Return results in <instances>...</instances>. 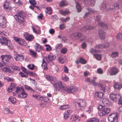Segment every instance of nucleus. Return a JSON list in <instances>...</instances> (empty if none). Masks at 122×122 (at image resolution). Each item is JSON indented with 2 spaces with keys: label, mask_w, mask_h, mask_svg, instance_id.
<instances>
[{
  "label": "nucleus",
  "mask_w": 122,
  "mask_h": 122,
  "mask_svg": "<svg viewBox=\"0 0 122 122\" xmlns=\"http://www.w3.org/2000/svg\"><path fill=\"white\" fill-rule=\"evenodd\" d=\"M64 67L65 68L64 70V71L65 73H68V69L67 66H64Z\"/></svg>",
  "instance_id": "nucleus-55"
},
{
  "label": "nucleus",
  "mask_w": 122,
  "mask_h": 122,
  "mask_svg": "<svg viewBox=\"0 0 122 122\" xmlns=\"http://www.w3.org/2000/svg\"><path fill=\"white\" fill-rule=\"evenodd\" d=\"M114 87L116 89H120L122 87V83H115L114 84Z\"/></svg>",
  "instance_id": "nucleus-20"
},
{
  "label": "nucleus",
  "mask_w": 122,
  "mask_h": 122,
  "mask_svg": "<svg viewBox=\"0 0 122 122\" xmlns=\"http://www.w3.org/2000/svg\"><path fill=\"white\" fill-rule=\"evenodd\" d=\"M23 35L25 37V39L30 41H31L34 38L33 36L27 33H24Z\"/></svg>",
  "instance_id": "nucleus-12"
},
{
  "label": "nucleus",
  "mask_w": 122,
  "mask_h": 122,
  "mask_svg": "<svg viewBox=\"0 0 122 122\" xmlns=\"http://www.w3.org/2000/svg\"><path fill=\"white\" fill-rule=\"evenodd\" d=\"M25 14L23 11H21L17 14L15 15L14 17L20 24H21L24 22V19L25 18Z\"/></svg>",
  "instance_id": "nucleus-3"
},
{
  "label": "nucleus",
  "mask_w": 122,
  "mask_h": 122,
  "mask_svg": "<svg viewBox=\"0 0 122 122\" xmlns=\"http://www.w3.org/2000/svg\"><path fill=\"white\" fill-rule=\"evenodd\" d=\"M109 45L108 43L106 42L104 44L102 45L103 47V48H106L109 46Z\"/></svg>",
  "instance_id": "nucleus-40"
},
{
  "label": "nucleus",
  "mask_w": 122,
  "mask_h": 122,
  "mask_svg": "<svg viewBox=\"0 0 122 122\" xmlns=\"http://www.w3.org/2000/svg\"><path fill=\"white\" fill-rule=\"evenodd\" d=\"M97 72L100 74H102L103 73V71L100 68L98 69L97 70Z\"/></svg>",
  "instance_id": "nucleus-53"
},
{
  "label": "nucleus",
  "mask_w": 122,
  "mask_h": 122,
  "mask_svg": "<svg viewBox=\"0 0 122 122\" xmlns=\"http://www.w3.org/2000/svg\"><path fill=\"white\" fill-rule=\"evenodd\" d=\"M75 103L76 109L80 111L83 110L86 105L85 100L76 99L74 101Z\"/></svg>",
  "instance_id": "nucleus-2"
},
{
  "label": "nucleus",
  "mask_w": 122,
  "mask_h": 122,
  "mask_svg": "<svg viewBox=\"0 0 122 122\" xmlns=\"http://www.w3.org/2000/svg\"><path fill=\"white\" fill-rule=\"evenodd\" d=\"M10 111L9 109L7 108H5L4 110V113L5 114L8 113Z\"/></svg>",
  "instance_id": "nucleus-50"
},
{
  "label": "nucleus",
  "mask_w": 122,
  "mask_h": 122,
  "mask_svg": "<svg viewBox=\"0 0 122 122\" xmlns=\"http://www.w3.org/2000/svg\"><path fill=\"white\" fill-rule=\"evenodd\" d=\"M98 86L99 87L100 89L103 92H107V90L105 88V85L99 83L98 85Z\"/></svg>",
  "instance_id": "nucleus-19"
},
{
  "label": "nucleus",
  "mask_w": 122,
  "mask_h": 122,
  "mask_svg": "<svg viewBox=\"0 0 122 122\" xmlns=\"http://www.w3.org/2000/svg\"><path fill=\"white\" fill-rule=\"evenodd\" d=\"M111 112L110 108L108 107H104L102 110L99 112V114L100 116H103L107 115Z\"/></svg>",
  "instance_id": "nucleus-7"
},
{
  "label": "nucleus",
  "mask_w": 122,
  "mask_h": 122,
  "mask_svg": "<svg viewBox=\"0 0 122 122\" xmlns=\"http://www.w3.org/2000/svg\"><path fill=\"white\" fill-rule=\"evenodd\" d=\"M62 46V44H60L58 45L56 47V50L58 49H60L61 48Z\"/></svg>",
  "instance_id": "nucleus-51"
},
{
  "label": "nucleus",
  "mask_w": 122,
  "mask_h": 122,
  "mask_svg": "<svg viewBox=\"0 0 122 122\" xmlns=\"http://www.w3.org/2000/svg\"><path fill=\"white\" fill-rule=\"evenodd\" d=\"M0 42L2 45L10 47L12 46L11 42L5 37L0 36Z\"/></svg>",
  "instance_id": "nucleus-5"
},
{
  "label": "nucleus",
  "mask_w": 122,
  "mask_h": 122,
  "mask_svg": "<svg viewBox=\"0 0 122 122\" xmlns=\"http://www.w3.org/2000/svg\"><path fill=\"white\" fill-rule=\"evenodd\" d=\"M19 44H20L22 46H25L26 45V43L24 40L22 39L21 40V41Z\"/></svg>",
  "instance_id": "nucleus-42"
},
{
  "label": "nucleus",
  "mask_w": 122,
  "mask_h": 122,
  "mask_svg": "<svg viewBox=\"0 0 122 122\" xmlns=\"http://www.w3.org/2000/svg\"><path fill=\"white\" fill-rule=\"evenodd\" d=\"M28 72V74L29 75L31 76H33L34 75H36V73H34L33 72H31V71H29V72Z\"/></svg>",
  "instance_id": "nucleus-58"
},
{
  "label": "nucleus",
  "mask_w": 122,
  "mask_h": 122,
  "mask_svg": "<svg viewBox=\"0 0 122 122\" xmlns=\"http://www.w3.org/2000/svg\"><path fill=\"white\" fill-rule=\"evenodd\" d=\"M74 36V37H77L78 38H81L80 40L81 41H83L86 38V37L84 36L82 34L79 32L75 33Z\"/></svg>",
  "instance_id": "nucleus-13"
},
{
  "label": "nucleus",
  "mask_w": 122,
  "mask_h": 122,
  "mask_svg": "<svg viewBox=\"0 0 122 122\" xmlns=\"http://www.w3.org/2000/svg\"><path fill=\"white\" fill-rule=\"evenodd\" d=\"M5 21V17L3 15H0V23Z\"/></svg>",
  "instance_id": "nucleus-39"
},
{
  "label": "nucleus",
  "mask_w": 122,
  "mask_h": 122,
  "mask_svg": "<svg viewBox=\"0 0 122 122\" xmlns=\"http://www.w3.org/2000/svg\"><path fill=\"white\" fill-rule=\"evenodd\" d=\"M118 53L117 52H113L111 53V57L114 58L118 56Z\"/></svg>",
  "instance_id": "nucleus-31"
},
{
  "label": "nucleus",
  "mask_w": 122,
  "mask_h": 122,
  "mask_svg": "<svg viewBox=\"0 0 122 122\" xmlns=\"http://www.w3.org/2000/svg\"><path fill=\"white\" fill-rule=\"evenodd\" d=\"M104 94L101 92H96L95 94V97L98 100L100 101L102 99Z\"/></svg>",
  "instance_id": "nucleus-9"
},
{
  "label": "nucleus",
  "mask_w": 122,
  "mask_h": 122,
  "mask_svg": "<svg viewBox=\"0 0 122 122\" xmlns=\"http://www.w3.org/2000/svg\"><path fill=\"white\" fill-rule=\"evenodd\" d=\"M35 48L36 51H38V52H40L43 50V47L38 43H36L35 45Z\"/></svg>",
  "instance_id": "nucleus-14"
},
{
  "label": "nucleus",
  "mask_w": 122,
  "mask_h": 122,
  "mask_svg": "<svg viewBox=\"0 0 122 122\" xmlns=\"http://www.w3.org/2000/svg\"><path fill=\"white\" fill-rule=\"evenodd\" d=\"M30 55L32 56H34L35 57H36V53L34 51H33L32 50H30Z\"/></svg>",
  "instance_id": "nucleus-43"
},
{
  "label": "nucleus",
  "mask_w": 122,
  "mask_h": 122,
  "mask_svg": "<svg viewBox=\"0 0 122 122\" xmlns=\"http://www.w3.org/2000/svg\"><path fill=\"white\" fill-rule=\"evenodd\" d=\"M70 18L69 17H67L65 18H63L62 19V21L63 22H65L67 21L68 20H69Z\"/></svg>",
  "instance_id": "nucleus-54"
},
{
  "label": "nucleus",
  "mask_w": 122,
  "mask_h": 122,
  "mask_svg": "<svg viewBox=\"0 0 122 122\" xmlns=\"http://www.w3.org/2000/svg\"><path fill=\"white\" fill-rule=\"evenodd\" d=\"M15 86L14 85L12 84L11 86L9 87L8 89V91L9 92H11L12 91V89L15 87Z\"/></svg>",
  "instance_id": "nucleus-41"
},
{
  "label": "nucleus",
  "mask_w": 122,
  "mask_h": 122,
  "mask_svg": "<svg viewBox=\"0 0 122 122\" xmlns=\"http://www.w3.org/2000/svg\"><path fill=\"white\" fill-rule=\"evenodd\" d=\"M70 107V106L68 105H63L61 106L60 108L61 110H65L67 109H68Z\"/></svg>",
  "instance_id": "nucleus-27"
},
{
  "label": "nucleus",
  "mask_w": 122,
  "mask_h": 122,
  "mask_svg": "<svg viewBox=\"0 0 122 122\" xmlns=\"http://www.w3.org/2000/svg\"><path fill=\"white\" fill-rule=\"evenodd\" d=\"M15 92L17 94H19L18 95L19 97L25 98L26 97L27 95V94L26 93L24 89L22 87H17Z\"/></svg>",
  "instance_id": "nucleus-4"
},
{
  "label": "nucleus",
  "mask_w": 122,
  "mask_h": 122,
  "mask_svg": "<svg viewBox=\"0 0 122 122\" xmlns=\"http://www.w3.org/2000/svg\"><path fill=\"white\" fill-rule=\"evenodd\" d=\"M76 7L78 12L81 11V7L79 4L78 2H76Z\"/></svg>",
  "instance_id": "nucleus-28"
},
{
  "label": "nucleus",
  "mask_w": 122,
  "mask_h": 122,
  "mask_svg": "<svg viewBox=\"0 0 122 122\" xmlns=\"http://www.w3.org/2000/svg\"><path fill=\"white\" fill-rule=\"evenodd\" d=\"M49 32L51 34H52L55 33V30L53 29H51L50 30Z\"/></svg>",
  "instance_id": "nucleus-64"
},
{
  "label": "nucleus",
  "mask_w": 122,
  "mask_h": 122,
  "mask_svg": "<svg viewBox=\"0 0 122 122\" xmlns=\"http://www.w3.org/2000/svg\"><path fill=\"white\" fill-rule=\"evenodd\" d=\"M78 117L76 116H71L70 119L72 121H76L78 119Z\"/></svg>",
  "instance_id": "nucleus-35"
},
{
  "label": "nucleus",
  "mask_w": 122,
  "mask_h": 122,
  "mask_svg": "<svg viewBox=\"0 0 122 122\" xmlns=\"http://www.w3.org/2000/svg\"><path fill=\"white\" fill-rule=\"evenodd\" d=\"M86 46V44L85 43H83L82 44V48L83 49H85Z\"/></svg>",
  "instance_id": "nucleus-63"
},
{
  "label": "nucleus",
  "mask_w": 122,
  "mask_h": 122,
  "mask_svg": "<svg viewBox=\"0 0 122 122\" xmlns=\"http://www.w3.org/2000/svg\"><path fill=\"white\" fill-rule=\"evenodd\" d=\"M67 49L66 48H64L62 49L61 52L63 54H65L67 52Z\"/></svg>",
  "instance_id": "nucleus-57"
},
{
  "label": "nucleus",
  "mask_w": 122,
  "mask_h": 122,
  "mask_svg": "<svg viewBox=\"0 0 122 122\" xmlns=\"http://www.w3.org/2000/svg\"><path fill=\"white\" fill-rule=\"evenodd\" d=\"M29 2L31 5H34L36 4V2L35 0H29Z\"/></svg>",
  "instance_id": "nucleus-46"
},
{
  "label": "nucleus",
  "mask_w": 122,
  "mask_h": 122,
  "mask_svg": "<svg viewBox=\"0 0 122 122\" xmlns=\"http://www.w3.org/2000/svg\"><path fill=\"white\" fill-rule=\"evenodd\" d=\"M8 100L9 101L11 102L13 104L15 103L16 101L15 98L12 97H9Z\"/></svg>",
  "instance_id": "nucleus-30"
},
{
  "label": "nucleus",
  "mask_w": 122,
  "mask_h": 122,
  "mask_svg": "<svg viewBox=\"0 0 122 122\" xmlns=\"http://www.w3.org/2000/svg\"><path fill=\"white\" fill-rule=\"evenodd\" d=\"M88 10L89 11V12H86L85 14L83 16V18L84 19L85 18L87 17L88 15L90 14V12H94L93 10L91 8H88Z\"/></svg>",
  "instance_id": "nucleus-22"
},
{
  "label": "nucleus",
  "mask_w": 122,
  "mask_h": 122,
  "mask_svg": "<svg viewBox=\"0 0 122 122\" xmlns=\"http://www.w3.org/2000/svg\"><path fill=\"white\" fill-rule=\"evenodd\" d=\"M119 5L117 3H115L114 4V5L112 6V8H110L111 10H116L118 8Z\"/></svg>",
  "instance_id": "nucleus-29"
},
{
  "label": "nucleus",
  "mask_w": 122,
  "mask_h": 122,
  "mask_svg": "<svg viewBox=\"0 0 122 122\" xmlns=\"http://www.w3.org/2000/svg\"><path fill=\"white\" fill-rule=\"evenodd\" d=\"M100 101V102H101V103L104 104H108L109 101L107 99L105 98H102V99Z\"/></svg>",
  "instance_id": "nucleus-24"
},
{
  "label": "nucleus",
  "mask_w": 122,
  "mask_h": 122,
  "mask_svg": "<svg viewBox=\"0 0 122 122\" xmlns=\"http://www.w3.org/2000/svg\"><path fill=\"white\" fill-rule=\"evenodd\" d=\"M14 40L19 44L21 40H20V38H18L14 36Z\"/></svg>",
  "instance_id": "nucleus-44"
},
{
  "label": "nucleus",
  "mask_w": 122,
  "mask_h": 122,
  "mask_svg": "<svg viewBox=\"0 0 122 122\" xmlns=\"http://www.w3.org/2000/svg\"><path fill=\"white\" fill-rule=\"evenodd\" d=\"M62 78L63 80L65 81H67L69 79V77L66 76L65 77L62 76Z\"/></svg>",
  "instance_id": "nucleus-48"
},
{
  "label": "nucleus",
  "mask_w": 122,
  "mask_h": 122,
  "mask_svg": "<svg viewBox=\"0 0 122 122\" xmlns=\"http://www.w3.org/2000/svg\"><path fill=\"white\" fill-rule=\"evenodd\" d=\"M12 68L15 70L19 71L20 70L19 67H18L17 66H12Z\"/></svg>",
  "instance_id": "nucleus-60"
},
{
  "label": "nucleus",
  "mask_w": 122,
  "mask_h": 122,
  "mask_svg": "<svg viewBox=\"0 0 122 122\" xmlns=\"http://www.w3.org/2000/svg\"><path fill=\"white\" fill-rule=\"evenodd\" d=\"M53 84L56 91H58L61 92H64L66 91L72 93L76 90L75 87L74 86H70L68 87H64L63 86L61 82H54Z\"/></svg>",
  "instance_id": "nucleus-1"
},
{
  "label": "nucleus",
  "mask_w": 122,
  "mask_h": 122,
  "mask_svg": "<svg viewBox=\"0 0 122 122\" xmlns=\"http://www.w3.org/2000/svg\"><path fill=\"white\" fill-rule=\"evenodd\" d=\"M99 119L96 118H93L88 120L87 122H98Z\"/></svg>",
  "instance_id": "nucleus-23"
},
{
  "label": "nucleus",
  "mask_w": 122,
  "mask_h": 122,
  "mask_svg": "<svg viewBox=\"0 0 122 122\" xmlns=\"http://www.w3.org/2000/svg\"><path fill=\"white\" fill-rule=\"evenodd\" d=\"M99 24L104 29H106L108 28L107 26V25L102 22H101L100 23H99Z\"/></svg>",
  "instance_id": "nucleus-25"
},
{
  "label": "nucleus",
  "mask_w": 122,
  "mask_h": 122,
  "mask_svg": "<svg viewBox=\"0 0 122 122\" xmlns=\"http://www.w3.org/2000/svg\"><path fill=\"white\" fill-rule=\"evenodd\" d=\"M14 58L16 61H21L23 60L24 57L22 55H20L19 54H17V55L15 56Z\"/></svg>",
  "instance_id": "nucleus-17"
},
{
  "label": "nucleus",
  "mask_w": 122,
  "mask_h": 122,
  "mask_svg": "<svg viewBox=\"0 0 122 122\" xmlns=\"http://www.w3.org/2000/svg\"><path fill=\"white\" fill-rule=\"evenodd\" d=\"M119 101V103L121 104H122V97H121L120 96V97L118 99V100Z\"/></svg>",
  "instance_id": "nucleus-61"
},
{
  "label": "nucleus",
  "mask_w": 122,
  "mask_h": 122,
  "mask_svg": "<svg viewBox=\"0 0 122 122\" xmlns=\"http://www.w3.org/2000/svg\"><path fill=\"white\" fill-rule=\"evenodd\" d=\"M116 37L118 39L120 40H122V33L121 34L120 33H118L116 36Z\"/></svg>",
  "instance_id": "nucleus-38"
},
{
  "label": "nucleus",
  "mask_w": 122,
  "mask_h": 122,
  "mask_svg": "<svg viewBox=\"0 0 122 122\" xmlns=\"http://www.w3.org/2000/svg\"><path fill=\"white\" fill-rule=\"evenodd\" d=\"M120 97V96L116 94H111L110 95V98L112 101H118Z\"/></svg>",
  "instance_id": "nucleus-10"
},
{
  "label": "nucleus",
  "mask_w": 122,
  "mask_h": 122,
  "mask_svg": "<svg viewBox=\"0 0 122 122\" xmlns=\"http://www.w3.org/2000/svg\"><path fill=\"white\" fill-rule=\"evenodd\" d=\"M46 79L49 81H56L57 79L56 78L50 75L46 76Z\"/></svg>",
  "instance_id": "nucleus-18"
},
{
  "label": "nucleus",
  "mask_w": 122,
  "mask_h": 122,
  "mask_svg": "<svg viewBox=\"0 0 122 122\" xmlns=\"http://www.w3.org/2000/svg\"><path fill=\"white\" fill-rule=\"evenodd\" d=\"M60 11V13L64 15H66L69 13V11H64L61 10Z\"/></svg>",
  "instance_id": "nucleus-36"
},
{
  "label": "nucleus",
  "mask_w": 122,
  "mask_h": 122,
  "mask_svg": "<svg viewBox=\"0 0 122 122\" xmlns=\"http://www.w3.org/2000/svg\"><path fill=\"white\" fill-rule=\"evenodd\" d=\"M118 116V114L112 113L108 116V120L110 122H117Z\"/></svg>",
  "instance_id": "nucleus-6"
},
{
  "label": "nucleus",
  "mask_w": 122,
  "mask_h": 122,
  "mask_svg": "<svg viewBox=\"0 0 122 122\" xmlns=\"http://www.w3.org/2000/svg\"><path fill=\"white\" fill-rule=\"evenodd\" d=\"M11 56L10 55H2L1 56V58L3 62L5 64L9 63V60L11 58Z\"/></svg>",
  "instance_id": "nucleus-8"
},
{
  "label": "nucleus",
  "mask_w": 122,
  "mask_h": 122,
  "mask_svg": "<svg viewBox=\"0 0 122 122\" xmlns=\"http://www.w3.org/2000/svg\"><path fill=\"white\" fill-rule=\"evenodd\" d=\"M19 74H20L21 75V77H27L28 76L27 75H25L22 72H20L19 73Z\"/></svg>",
  "instance_id": "nucleus-56"
},
{
  "label": "nucleus",
  "mask_w": 122,
  "mask_h": 122,
  "mask_svg": "<svg viewBox=\"0 0 122 122\" xmlns=\"http://www.w3.org/2000/svg\"><path fill=\"white\" fill-rule=\"evenodd\" d=\"M25 89L28 90L30 91L31 92H34V91L33 89L32 88L30 87V86H28V85H25Z\"/></svg>",
  "instance_id": "nucleus-34"
},
{
  "label": "nucleus",
  "mask_w": 122,
  "mask_h": 122,
  "mask_svg": "<svg viewBox=\"0 0 122 122\" xmlns=\"http://www.w3.org/2000/svg\"><path fill=\"white\" fill-rule=\"evenodd\" d=\"M99 33L101 39H103L104 38L105 36V33L103 31L99 30Z\"/></svg>",
  "instance_id": "nucleus-21"
},
{
  "label": "nucleus",
  "mask_w": 122,
  "mask_h": 122,
  "mask_svg": "<svg viewBox=\"0 0 122 122\" xmlns=\"http://www.w3.org/2000/svg\"><path fill=\"white\" fill-rule=\"evenodd\" d=\"M34 66H35L33 64H32L31 65L30 64H29L28 65V67L30 69L33 70L34 69Z\"/></svg>",
  "instance_id": "nucleus-47"
},
{
  "label": "nucleus",
  "mask_w": 122,
  "mask_h": 122,
  "mask_svg": "<svg viewBox=\"0 0 122 122\" xmlns=\"http://www.w3.org/2000/svg\"><path fill=\"white\" fill-rule=\"evenodd\" d=\"M56 57L55 56L48 55V57H45L44 58L46 60L47 62H50L51 61L55 60Z\"/></svg>",
  "instance_id": "nucleus-11"
},
{
  "label": "nucleus",
  "mask_w": 122,
  "mask_h": 122,
  "mask_svg": "<svg viewBox=\"0 0 122 122\" xmlns=\"http://www.w3.org/2000/svg\"><path fill=\"white\" fill-rule=\"evenodd\" d=\"M46 10L47 11V12L49 11L50 12L48 13V14H51V13L52 9L50 7H47L46 8Z\"/></svg>",
  "instance_id": "nucleus-45"
},
{
  "label": "nucleus",
  "mask_w": 122,
  "mask_h": 122,
  "mask_svg": "<svg viewBox=\"0 0 122 122\" xmlns=\"http://www.w3.org/2000/svg\"><path fill=\"white\" fill-rule=\"evenodd\" d=\"M88 25H84L81 28V30L84 31L85 30H88Z\"/></svg>",
  "instance_id": "nucleus-52"
},
{
  "label": "nucleus",
  "mask_w": 122,
  "mask_h": 122,
  "mask_svg": "<svg viewBox=\"0 0 122 122\" xmlns=\"http://www.w3.org/2000/svg\"><path fill=\"white\" fill-rule=\"evenodd\" d=\"M6 27V21L0 23V27L4 28Z\"/></svg>",
  "instance_id": "nucleus-33"
},
{
  "label": "nucleus",
  "mask_w": 122,
  "mask_h": 122,
  "mask_svg": "<svg viewBox=\"0 0 122 122\" xmlns=\"http://www.w3.org/2000/svg\"><path fill=\"white\" fill-rule=\"evenodd\" d=\"M103 47V46L102 45H101L100 44H99L98 45H97L95 47V48H100L102 47Z\"/></svg>",
  "instance_id": "nucleus-59"
},
{
  "label": "nucleus",
  "mask_w": 122,
  "mask_h": 122,
  "mask_svg": "<svg viewBox=\"0 0 122 122\" xmlns=\"http://www.w3.org/2000/svg\"><path fill=\"white\" fill-rule=\"evenodd\" d=\"M59 62L61 64H63L65 62V60L61 57H60L58 59Z\"/></svg>",
  "instance_id": "nucleus-49"
},
{
  "label": "nucleus",
  "mask_w": 122,
  "mask_h": 122,
  "mask_svg": "<svg viewBox=\"0 0 122 122\" xmlns=\"http://www.w3.org/2000/svg\"><path fill=\"white\" fill-rule=\"evenodd\" d=\"M67 2L66 1L62 0L59 4L60 6L61 7L65 6L67 5Z\"/></svg>",
  "instance_id": "nucleus-26"
},
{
  "label": "nucleus",
  "mask_w": 122,
  "mask_h": 122,
  "mask_svg": "<svg viewBox=\"0 0 122 122\" xmlns=\"http://www.w3.org/2000/svg\"><path fill=\"white\" fill-rule=\"evenodd\" d=\"M10 2H7V1H6L3 5L4 8L5 9H10L11 8L10 6Z\"/></svg>",
  "instance_id": "nucleus-15"
},
{
  "label": "nucleus",
  "mask_w": 122,
  "mask_h": 122,
  "mask_svg": "<svg viewBox=\"0 0 122 122\" xmlns=\"http://www.w3.org/2000/svg\"><path fill=\"white\" fill-rule=\"evenodd\" d=\"M94 55L97 60H101L102 58L101 55L100 54H94Z\"/></svg>",
  "instance_id": "nucleus-32"
},
{
  "label": "nucleus",
  "mask_w": 122,
  "mask_h": 122,
  "mask_svg": "<svg viewBox=\"0 0 122 122\" xmlns=\"http://www.w3.org/2000/svg\"><path fill=\"white\" fill-rule=\"evenodd\" d=\"M69 115H68V114L65 112L64 114V117L65 119H66L67 118L69 117Z\"/></svg>",
  "instance_id": "nucleus-62"
},
{
  "label": "nucleus",
  "mask_w": 122,
  "mask_h": 122,
  "mask_svg": "<svg viewBox=\"0 0 122 122\" xmlns=\"http://www.w3.org/2000/svg\"><path fill=\"white\" fill-rule=\"evenodd\" d=\"M80 62L82 64H86V61L82 58H80Z\"/></svg>",
  "instance_id": "nucleus-37"
},
{
  "label": "nucleus",
  "mask_w": 122,
  "mask_h": 122,
  "mask_svg": "<svg viewBox=\"0 0 122 122\" xmlns=\"http://www.w3.org/2000/svg\"><path fill=\"white\" fill-rule=\"evenodd\" d=\"M110 75H115L118 72L117 69L116 67L112 68L110 70Z\"/></svg>",
  "instance_id": "nucleus-16"
}]
</instances>
